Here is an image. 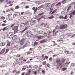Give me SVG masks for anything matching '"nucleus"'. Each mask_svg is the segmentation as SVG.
Listing matches in <instances>:
<instances>
[{
	"label": "nucleus",
	"instance_id": "obj_43",
	"mask_svg": "<svg viewBox=\"0 0 75 75\" xmlns=\"http://www.w3.org/2000/svg\"><path fill=\"white\" fill-rule=\"evenodd\" d=\"M34 68L35 69H37V68H38V66H35L34 67Z\"/></svg>",
	"mask_w": 75,
	"mask_h": 75
},
{
	"label": "nucleus",
	"instance_id": "obj_41",
	"mask_svg": "<svg viewBox=\"0 0 75 75\" xmlns=\"http://www.w3.org/2000/svg\"><path fill=\"white\" fill-rule=\"evenodd\" d=\"M45 8H46L47 9H49V8H50V6H48V5H47L45 7Z\"/></svg>",
	"mask_w": 75,
	"mask_h": 75
},
{
	"label": "nucleus",
	"instance_id": "obj_20",
	"mask_svg": "<svg viewBox=\"0 0 75 75\" xmlns=\"http://www.w3.org/2000/svg\"><path fill=\"white\" fill-rule=\"evenodd\" d=\"M43 31L41 30L38 31V33L39 34H43Z\"/></svg>",
	"mask_w": 75,
	"mask_h": 75
},
{
	"label": "nucleus",
	"instance_id": "obj_31",
	"mask_svg": "<svg viewBox=\"0 0 75 75\" xmlns=\"http://www.w3.org/2000/svg\"><path fill=\"white\" fill-rule=\"evenodd\" d=\"M70 62H69V63H68L67 62H66V63H64V64H67L64 65H66V66L67 67H68V65H69V64H70Z\"/></svg>",
	"mask_w": 75,
	"mask_h": 75
},
{
	"label": "nucleus",
	"instance_id": "obj_15",
	"mask_svg": "<svg viewBox=\"0 0 75 75\" xmlns=\"http://www.w3.org/2000/svg\"><path fill=\"white\" fill-rule=\"evenodd\" d=\"M47 41V40L44 39L41 41H40V43H43V42H45Z\"/></svg>",
	"mask_w": 75,
	"mask_h": 75
},
{
	"label": "nucleus",
	"instance_id": "obj_59",
	"mask_svg": "<svg viewBox=\"0 0 75 75\" xmlns=\"http://www.w3.org/2000/svg\"><path fill=\"white\" fill-rule=\"evenodd\" d=\"M70 15L69 16V18H71V17H72V15Z\"/></svg>",
	"mask_w": 75,
	"mask_h": 75
},
{
	"label": "nucleus",
	"instance_id": "obj_2",
	"mask_svg": "<svg viewBox=\"0 0 75 75\" xmlns=\"http://www.w3.org/2000/svg\"><path fill=\"white\" fill-rule=\"evenodd\" d=\"M13 40H15V41L16 43H18L20 42V38H17V36L16 35H14L12 38Z\"/></svg>",
	"mask_w": 75,
	"mask_h": 75
},
{
	"label": "nucleus",
	"instance_id": "obj_54",
	"mask_svg": "<svg viewBox=\"0 0 75 75\" xmlns=\"http://www.w3.org/2000/svg\"><path fill=\"white\" fill-rule=\"evenodd\" d=\"M2 26H5L6 25V24L4 23V24H2L1 25Z\"/></svg>",
	"mask_w": 75,
	"mask_h": 75
},
{
	"label": "nucleus",
	"instance_id": "obj_45",
	"mask_svg": "<svg viewBox=\"0 0 75 75\" xmlns=\"http://www.w3.org/2000/svg\"><path fill=\"white\" fill-rule=\"evenodd\" d=\"M37 44H38V43L37 42H35L34 43V44L33 45V46H35V45H37Z\"/></svg>",
	"mask_w": 75,
	"mask_h": 75
},
{
	"label": "nucleus",
	"instance_id": "obj_24",
	"mask_svg": "<svg viewBox=\"0 0 75 75\" xmlns=\"http://www.w3.org/2000/svg\"><path fill=\"white\" fill-rule=\"evenodd\" d=\"M31 73V71L30 70L25 75H30Z\"/></svg>",
	"mask_w": 75,
	"mask_h": 75
},
{
	"label": "nucleus",
	"instance_id": "obj_13",
	"mask_svg": "<svg viewBox=\"0 0 75 75\" xmlns=\"http://www.w3.org/2000/svg\"><path fill=\"white\" fill-rule=\"evenodd\" d=\"M43 35H44L45 36V37H47V38H50V37H51V36H48V35L47 34V33H44L43 34Z\"/></svg>",
	"mask_w": 75,
	"mask_h": 75
},
{
	"label": "nucleus",
	"instance_id": "obj_38",
	"mask_svg": "<svg viewBox=\"0 0 75 75\" xmlns=\"http://www.w3.org/2000/svg\"><path fill=\"white\" fill-rule=\"evenodd\" d=\"M44 16H41V17L39 18V19H38L37 20H38V21H40V20H41V18H42V17H43Z\"/></svg>",
	"mask_w": 75,
	"mask_h": 75
},
{
	"label": "nucleus",
	"instance_id": "obj_35",
	"mask_svg": "<svg viewBox=\"0 0 75 75\" xmlns=\"http://www.w3.org/2000/svg\"><path fill=\"white\" fill-rule=\"evenodd\" d=\"M64 36H63V35H61V36H59V38L60 39H62V38H64Z\"/></svg>",
	"mask_w": 75,
	"mask_h": 75
},
{
	"label": "nucleus",
	"instance_id": "obj_23",
	"mask_svg": "<svg viewBox=\"0 0 75 75\" xmlns=\"http://www.w3.org/2000/svg\"><path fill=\"white\" fill-rule=\"evenodd\" d=\"M57 3V1H54L53 4H52V7H53V6H54V5H55V4H56Z\"/></svg>",
	"mask_w": 75,
	"mask_h": 75
},
{
	"label": "nucleus",
	"instance_id": "obj_8",
	"mask_svg": "<svg viewBox=\"0 0 75 75\" xmlns=\"http://www.w3.org/2000/svg\"><path fill=\"white\" fill-rule=\"evenodd\" d=\"M26 41V40L24 39H22L21 41L20 44L21 45H23L25 42Z\"/></svg>",
	"mask_w": 75,
	"mask_h": 75
},
{
	"label": "nucleus",
	"instance_id": "obj_46",
	"mask_svg": "<svg viewBox=\"0 0 75 75\" xmlns=\"http://www.w3.org/2000/svg\"><path fill=\"white\" fill-rule=\"evenodd\" d=\"M10 43L9 42L7 44V47H9L10 46Z\"/></svg>",
	"mask_w": 75,
	"mask_h": 75
},
{
	"label": "nucleus",
	"instance_id": "obj_7",
	"mask_svg": "<svg viewBox=\"0 0 75 75\" xmlns=\"http://www.w3.org/2000/svg\"><path fill=\"white\" fill-rule=\"evenodd\" d=\"M12 30H15V33H17L18 31V26H14L12 28Z\"/></svg>",
	"mask_w": 75,
	"mask_h": 75
},
{
	"label": "nucleus",
	"instance_id": "obj_11",
	"mask_svg": "<svg viewBox=\"0 0 75 75\" xmlns=\"http://www.w3.org/2000/svg\"><path fill=\"white\" fill-rule=\"evenodd\" d=\"M67 15H66L65 17H63L62 16H60V17H59V19H61V18L62 19H64V20H66L67 18Z\"/></svg>",
	"mask_w": 75,
	"mask_h": 75
},
{
	"label": "nucleus",
	"instance_id": "obj_28",
	"mask_svg": "<svg viewBox=\"0 0 75 75\" xmlns=\"http://www.w3.org/2000/svg\"><path fill=\"white\" fill-rule=\"evenodd\" d=\"M60 5H61L60 2H59L56 5V6H60Z\"/></svg>",
	"mask_w": 75,
	"mask_h": 75
},
{
	"label": "nucleus",
	"instance_id": "obj_58",
	"mask_svg": "<svg viewBox=\"0 0 75 75\" xmlns=\"http://www.w3.org/2000/svg\"><path fill=\"white\" fill-rule=\"evenodd\" d=\"M9 11H10V9H8L6 11V12H9Z\"/></svg>",
	"mask_w": 75,
	"mask_h": 75
},
{
	"label": "nucleus",
	"instance_id": "obj_12",
	"mask_svg": "<svg viewBox=\"0 0 75 75\" xmlns=\"http://www.w3.org/2000/svg\"><path fill=\"white\" fill-rule=\"evenodd\" d=\"M34 40L35 41H38V40H40L39 38V37L38 36L35 37L34 38Z\"/></svg>",
	"mask_w": 75,
	"mask_h": 75
},
{
	"label": "nucleus",
	"instance_id": "obj_49",
	"mask_svg": "<svg viewBox=\"0 0 75 75\" xmlns=\"http://www.w3.org/2000/svg\"><path fill=\"white\" fill-rule=\"evenodd\" d=\"M75 65V64L74 63H72L71 64V66L72 67H74Z\"/></svg>",
	"mask_w": 75,
	"mask_h": 75
},
{
	"label": "nucleus",
	"instance_id": "obj_32",
	"mask_svg": "<svg viewBox=\"0 0 75 75\" xmlns=\"http://www.w3.org/2000/svg\"><path fill=\"white\" fill-rule=\"evenodd\" d=\"M54 16H51L48 17V18H49V19H52V18H54Z\"/></svg>",
	"mask_w": 75,
	"mask_h": 75
},
{
	"label": "nucleus",
	"instance_id": "obj_3",
	"mask_svg": "<svg viewBox=\"0 0 75 75\" xmlns=\"http://www.w3.org/2000/svg\"><path fill=\"white\" fill-rule=\"evenodd\" d=\"M25 35L27 37H30L33 35V34L31 33V32L30 31H28L25 32Z\"/></svg>",
	"mask_w": 75,
	"mask_h": 75
},
{
	"label": "nucleus",
	"instance_id": "obj_62",
	"mask_svg": "<svg viewBox=\"0 0 75 75\" xmlns=\"http://www.w3.org/2000/svg\"><path fill=\"white\" fill-rule=\"evenodd\" d=\"M64 52H65V53H66V52H67V53H68V52H69V51H64Z\"/></svg>",
	"mask_w": 75,
	"mask_h": 75
},
{
	"label": "nucleus",
	"instance_id": "obj_22",
	"mask_svg": "<svg viewBox=\"0 0 75 75\" xmlns=\"http://www.w3.org/2000/svg\"><path fill=\"white\" fill-rule=\"evenodd\" d=\"M66 35L68 36H71L72 35V33H69L66 34Z\"/></svg>",
	"mask_w": 75,
	"mask_h": 75
},
{
	"label": "nucleus",
	"instance_id": "obj_4",
	"mask_svg": "<svg viewBox=\"0 0 75 75\" xmlns=\"http://www.w3.org/2000/svg\"><path fill=\"white\" fill-rule=\"evenodd\" d=\"M67 28V25L66 24L62 25L60 26V29H64Z\"/></svg>",
	"mask_w": 75,
	"mask_h": 75
},
{
	"label": "nucleus",
	"instance_id": "obj_34",
	"mask_svg": "<svg viewBox=\"0 0 75 75\" xmlns=\"http://www.w3.org/2000/svg\"><path fill=\"white\" fill-rule=\"evenodd\" d=\"M44 7V6H43V5H41V6H40L38 7V10H39V8H42V7Z\"/></svg>",
	"mask_w": 75,
	"mask_h": 75
},
{
	"label": "nucleus",
	"instance_id": "obj_56",
	"mask_svg": "<svg viewBox=\"0 0 75 75\" xmlns=\"http://www.w3.org/2000/svg\"><path fill=\"white\" fill-rule=\"evenodd\" d=\"M57 54H54L53 55V57H54L57 56Z\"/></svg>",
	"mask_w": 75,
	"mask_h": 75
},
{
	"label": "nucleus",
	"instance_id": "obj_6",
	"mask_svg": "<svg viewBox=\"0 0 75 75\" xmlns=\"http://www.w3.org/2000/svg\"><path fill=\"white\" fill-rule=\"evenodd\" d=\"M35 23H36V21L33 20L32 21H30V25H35Z\"/></svg>",
	"mask_w": 75,
	"mask_h": 75
},
{
	"label": "nucleus",
	"instance_id": "obj_5",
	"mask_svg": "<svg viewBox=\"0 0 75 75\" xmlns=\"http://www.w3.org/2000/svg\"><path fill=\"white\" fill-rule=\"evenodd\" d=\"M13 33L12 32H9L8 35V37L9 38L13 39Z\"/></svg>",
	"mask_w": 75,
	"mask_h": 75
},
{
	"label": "nucleus",
	"instance_id": "obj_29",
	"mask_svg": "<svg viewBox=\"0 0 75 75\" xmlns=\"http://www.w3.org/2000/svg\"><path fill=\"white\" fill-rule=\"evenodd\" d=\"M35 58H36V59H41V58L40 57H38L37 56L35 57H34Z\"/></svg>",
	"mask_w": 75,
	"mask_h": 75
},
{
	"label": "nucleus",
	"instance_id": "obj_17",
	"mask_svg": "<svg viewBox=\"0 0 75 75\" xmlns=\"http://www.w3.org/2000/svg\"><path fill=\"white\" fill-rule=\"evenodd\" d=\"M5 42H4L3 43H0V45L1 46V47H2V46H4V45H5Z\"/></svg>",
	"mask_w": 75,
	"mask_h": 75
},
{
	"label": "nucleus",
	"instance_id": "obj_21",
	"mask_svg": "<svg viewBox=\"0 0 75 75\" xmlns=\"http://www.w3.org/2000/svg\"><path fill=\"white\" fill-rule=\"evenodd\" d=\"M68 1H70L71 0H68ZM66 1H67V0H63L62 1V3L63 4H65L66 3Z\"/></svg>",
	"mask_w": 75,
	"mask_h": 75
},
{
	"label": "nucleus",
	"instance_id": "obj_1",
	"mask_svg": "<svg viewBox=\"0 0 75 75\" xmlns=\"http://www.w3.org/2000/svg\"><path fill=\"white\" fill-rule=\"evenodd\" d=\"M65 59L63 58L61 59V61L60 62V59H59L57 61H56V62L58 64V65L60 66V68H61L62 67H63V66L65 65V63H63L64 62Z\"/></svg>",
	"mask_w": 75,
	"mask_h": 75
},
{
	"label": "nucleus",
	"instance_id": "obj_16",
	"mask_svg": "<svg viewBox=\"0 0 75 75\" xmlns=\"http://www.w3.org/2000/svg\"><path fill=\"white\" fill-rule=\"evenodd\" d=\"M5 52V49H3L1 50V51L0 52V54H2L3 53H4Z\"/></svg>",
	"mask_w": 75,
	"mask_h": 75
},
{
	"label": "nucleus",
	"instance_id": "obj_10",
	"mask_svg": "<svg viewBox=\"0 0 75 75\" xmlns=\"http://www.w3.org/2000/svg\"><path fill=\"white\" fill-rule=\"evenodd\" d=\"M72 8H71V6H69V7H67L65 8L64 9H65V10L66 11L68 12V11L70 9H71Z\"/></svg>",
	"mask_w": 75,
	"mask_h": 75
},
{
	"label": "nucleus",
	"instance_id": "obj_63",
	"mask_svg": "<svg viewBox=\"0 0 75 75\" xmlns=\"http://www.w3.org/2000/svg\"><path fill=\"white\" fill-rule=\"evenodd\" d=\"M31 53H32V52H28L27 53V54H31Z\"/></svg>",
	"mask_w": 75,
	"mask_h": 75
},
{
	"label": "nucleus",
	"instance_id": "obj_39",
	"mask_svg": "<svg viewBox=\"0 0 75 75\" xmlns=\"http://www.w3.org/2000/svg\"><path fill=\"white\" fill-rule=\"evenodd\" d=\"M20 8V6H17L15 7V9H18V8Z\"/></svg>",
	"mask_w": 75,
	"mask_h": 75
},
{
	"label": "nucleus",
	"instance_id": "obj_57",
	"mask_svg": "<svg viewBox=\"0 0 75 75\" xmlns=\"http://www.w3.org/2000/svg\"><path fill=\"white\" fill-rule=\"evenodd\" d=\"M49 61H52V58H50L49 59Z\"/></svg>",
	"mask_w": 75,
	"mask_h": 75
},
{
	"label": "nucleus",
	"instance_id": "obj_53",
	"mask_svg": "<svg viewBox=\"0 0 75 75\" xmlns=\"http://www.w3.org/2000/svg\"><path fill=\"white\" fill-rule=\"evenodd\" d=\"M64 13H65L63 11H62L61 13V14H64Z\"/></svg>",
	"mask_w": 75,
	"mask_h": 75
},
{
	"label": "nucleus",
	"instance_id": "obj_33",
	"mask_svg": "<svg viewBox=\"0 0 75 75\" xmlns=\"http://www.w3.org/2000/svg\"><path fill=\"white\" fill-rule=\"evenodd\" d=\"M44 25H45V27H46L47 28H49V27H50V26H49V25H48L47 26H46V25H47V24H45Z\"/></svg>",
	"mask_w": 75,
	"mask_h": 75
},
{
	"label": "nucleus",
	"instance_id": "obj_19",
	"mask_svg": "<svg viewBox=\"0 0 75 75\" xmlns=\"http://www.w3.org/2000/svg\"><path fill=\"white\" fill-rule=\"evenodd\" d=\"M69 15H75V10L69 14Z\"/></svg>",
	"mask_w": 75,
	"mask_h": 75
},
{
	"label": "nucleus",
	"instance_id": "obj_42",
	"mask_svg": "<svg viewBox=\"0 0 75 75\" xmlns=\"http://www.w3.org/2000/svg\"><path fill=\"white\" fill-rule=\"evenodd\" d=\"M67 69V68H63L62 69V70L63 71H65Z\"/></svg>",
	"mask_w": 75,
	"mask_h": 75
},
{
	"label": "nucleus",
	"instance_id": "obj_18",
	"mask_svg": "<svg viewBox=\"0 0 75 75\" xmlns=\"http://www.w3.org/2000/svg\"><path fill=\"white\" fill-rule=\"evenodd\" d=\"M30 45V42L28 41H27L25 44V46L27 47V46H28V45Z\"/></svg>",
	"mask_w": 75,
	"mask_h": 75
},
{
	"label": "nucleus",
	"instance_id": "obj_64",
	"mask_svg": "<svg viewBox=\"0 0 75 75\" xmlns=\"http://www.w3.org/2000/svg\"><path fill=\"white\" fill-rule=\"evenodd\" d=\"M47 67H48V68H49V67H50V64H47Z\"/></svg>",
	"mask_w": 75,
	"mask_h": 75
},
{
	"label": "nucleus",
	"instance_id": "obj_61",
	"mask_svg": "<svg viewBox=\"0 0 75 75\" xmlns=\"http://www.w3.org/2000/svg\"><path fill=\"white\" fill-rule=\"evenodd\" d=\"M74 36H75V34H74L73 35H71V38H72V37H74Z\"/></svg>",
	"mask_w": 75,
	"mask_h": 75
},
{
	"label": "nucleus",
	"instance_id": "obj_55",
	"mask_svg": "<svg viewBox=\"0 0 75 75\" xmlns=\"http://www.w3.org/2000/svg\"><path fill=\"white\" fill-rule=\"evenodd\" d=\"M37 9H38V8H37V7H36L35 8V12H36L37 10Z\"/></svg>",
	"mask_w": 75,
	"mask_h": 75
},
{
	"label": "nucleus",
	"instance_id": "obj_14",
	"mask_svg": "<svg viewBox=\"0 0 75 75\" xmlns=\"http://www.w3.org/2000/svg\"><path fill=\"white\" fill-rule=\"evenodd\" d=\"M27 28H28L27 27L25 28L23 30L20 31V33H23L25 31L27 30Z\"/></svg>",
	"mask_w": 75,
	"mask_h": 75
},
{
	"label": "nucleus",
	"instance_id": "obj_51",
	"mask_svg": "<svg viewBox=\"0 0 75 75\" xmlns=\"http://www.w3.org/2000/svg\"><path fill=\"white\" fill-rule=\"evenodd\" d=\"M24 59V58L23 57H21L20 59H19V60H23Z\"/></svg>",
	"mask_w": 75,
	"mask_h": 75
},
{
	"label": "nucleus",
	"instance_id": "obj_9",
	"mask_svg": "<svg viewBox=\"0 0 75 75\" xmlns=\"http://www.w3.org/2000/svg\"><path fill=\"white\" fill-rule=\"evenodd\" d=\"M25 25V24L24 23H22L21 25V29H24V28H25V27H24Z\"/></svg>",
	"mask_w": 75,
	"mask_h": 75
},
{
	"label": "nucleus",
	"instance_id": "obj_25",
	"mask_svg": "<svg viewBox=\"0 0 75 75\" xmlns=\"http://www.w3.org/2000/svg\"><path fill=\"white\" fill-rule=\"evenodd\" d=\"M59 32H61V33H64V30L63 29H60V30L59 31Z\"/></svg>",
	"mask_w": 75,
	"mask_h": 75
},
{
	"label": "nucleus",
	"instance_id": "obj_40",
	"mask_svg": "<svg viewBox=\"0 0 75 75\" xmlns=\"http://www.w3.org/2000/svg\"><path fill=\"white\" fill-rule=\"evenodd\" d=\"M0 19H1V20H4V19H5V18L2 16L0 18Z\"/></svg>",
	"mask_w": 75,
	"mask_h": 75
},
{
	"label": "nucleus",
	"instance_id": "obj_27",
	"mask_svg": "<svg viewBox=\"0 0 75 75\" xmlns=\"http://www.w3.org/2000/svg\"><path fill=\"white\" fill-rule=\"evenodd\" d=\"M33 73L35 75H36L37 74V71H34L33 72Z\"/></svg>",
	"mask_w": 75,
	"mask_h": 75
},
{
	"label": "nucleus",
	"instance_id": "obj_30",
	"mask_svg": "<svg viewBox=\"0 0 75 75\" xmlns=\"http://www.w3.org/2000/svg\"><path fill=\"white\" fill-rule=\"evenodd\" d=\"M44 38V36H40L39 37V40H40V39H42V38Z\"/></svg>",
	"mask_w": 75,
	"mask_h": 75
},
{
	"label": "nucleus",
	"instance_id": "obj_60",
	"mask_svg": "<svg viewBox=\"0 0 75 75\" xmlns=\"http://www.w3.org/2000/svg\"><path fill=\"white\" fill-rule=\"evenodd\" d=\"M25 8H29V6H26L25 7Z\"/></svg>",
	"mask_w": 75,
	"mask_h": 75
},
{
	"label": "nucleus",
	"instance_id": "obj_37",
	"mask_svg": "<svg viewBox=\"0 0 75 75\" xmlns=\"http://www.w3.org/2000/svg\"><path fill=\"white\" fill-rule=\"evenodd\" d=\"M13 18H8L6 20H7L9 21V20H13Z\"/></svg>",
	"mask_w": 75,
	"mask_h": 75
},
{
	"label": "nucleus",
	"instance_id": "obj_26",
	"mask_svg": "<svg viewBox=\"0 0 75 75\" xmlns=\"http://www.w3.org/2000/svg\"><path fill=\"white\" fill-rule=\"evenodd\" d=\"M8 28H7V27H5L3 29H2V30H3V31H5V30H8Z\"/></svg>",
	"mask_w": 75,
	"mask_h": 75
},
{
	"label": "nucleus",
	"instance_id": "obj_50",
	"mask_svg": "<svg viewBox=\"0 0 75 75\" xmlns=\"http://www.w3.org/2000/svg\"><path fill=\"white\" fill-rule=\"evenodd\" d=\"M48 56H46L45 57H43L44 59H45V58L46 59H47L48 58Z\"/></svg>",
	"mask_w": 75,
	"mask_h": 75
},
{
	"label": "nucleus",
	"instance_id": "obj_52",
	"mask_svg": "<svg viewBox=\"0 0 75 75\" xmlns=\"http://www.w3.org/2000/svg\"><path fill=\"white\" fill-rule=\"evenodd\" d=\"M44 14V13H41L38 14V15L39 16H41V15H42V14Z\"/></svg>",
	"mask_w": 75,
	"mask_h": 75
},
{
	"label": "nucleus",
	"instance_id": "obj_36",
	"mask_svg": "<svg viewBox=\"0 0 75 75\" xmlns=\"http://www.w3.org/2000/svg\"><path fill=\"white\" fill-rule=\"evenodd\" d=\"M47 64V62L46 61L43 62L42 63V64L43 65H45V64Z\"/></svg>",
	"mask_w": 75,
	"mask_h": 75
},
{
	"label": "nucleus",
	"instance_id": "obj_44",
	"mask_svg": "<svg viewBox=\"0 0 75 75\" xmlns=\"http://www.w3.org/2000/svg\"><path fill=\"white\" fill-rule=\"evenodd\" d=\"M14 25H15V24L13 23L12 25H11V27H13V26H14Z\"/></svg>",
	"mask_w": 75,
	"mask_h": 75
},
{
	"label": "nucleus",
	"instance_id": "obj_47",
	"mask_svg": "<svg viewBox=\"0 0 75 75\" xmlns=\"http://www.w3.org/2000/svg\"><path fill=\"white\" fill-rule=\"evenodd\" d=\"M8 51H9V50L8 49H7L6 50V52L5 53V54H6V53H7V52H8Z\"/></svg>",
	"mask_w": 75,
	"mask_h": 75
},
{
	"label": "nucleus",
	"instance_id": "obj_48",
	"mask_svg": "<svg viewBox=\"0 0 75 75\" xmlns=\"http://www.w3.org/2000/svg\"><path fill=\"white\" fill-rule=\"evenodd\" d=\"M17 72V70H15L13 71L12 73L14 74V73H15V72Z\"/></svg>",
	"mask_w": 75,
	"mask_h": 75
}]
</instances>
